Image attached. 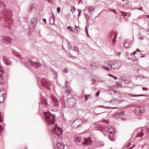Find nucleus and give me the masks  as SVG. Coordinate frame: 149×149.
I'll list each match as a JSON object with an SVG mask.
<instances>
[{
    "instance_id": "6e6552de",
    "label": "nucleus",
    "mask_w": 149,
    "mask_h": 149,
    "mask_svg": "<svg viewBox=\"0 0 149 149\" xmlns=\"http://www.w3.org/2000/svg\"><path fill=\"white\" fill-rule=\"evenodd\" d=\"M85 144L88 145H91L93 143V141L91 140V138H86L84 139Z\"/></svg>"
},
{
    "instance_id": "1a4fd4ad",
    "label": "nucleus",
    "mask_w": 149,
    "mask_h": 149,
    "mask_svg": "<svg viewBox=\"0 0 149 149\" xmlns=\"http://www.w3.org/2000/svg\"><path fill=\"white\" fill-rule=\"evenodd\" d=\"M3 42L9 43L11 42V39L8 37H4L2 39Z\"/></svg>"
},
{
    "instance_id": "aec40b11",
    "label": "nucleus",
    "mask_w": 149,
    "mask_h": 149,
    "mask_svg": "<svg viewBox=\"0 0 149 149\" xmlns=\"http://www.w3.org/2000/svg\"><path fill=\"white\" fill-rule=\"evenodd\" d=\"M109 136L110 137L109 139H110L111 140L113 141V139H112V138L113 137V134L114 133H109Z\"/></svg>"
},
{
    "instance_id": "f3484780",
    "label": "nucleus",
    "mask_w": 149,
    "mask_h": 149,
    "mask_svg": "<svg viewBox=\"0 0 149 149\" xmlns=\"http://www.w3.org/2000/svg\"><path fill=\"white\" fill-rule=\"evenodd\" d=\"M6 96V93L3 89H0V96Z\"/></svg>"
},
{
    "instance_id": "3c124183",
    "label": "nucleus",
    "mask_w": 149,
    "mask_h": 149,
    "mask_svg": "<svg viewBox=\"0 0 149 149\" xmlns=\"http://www.w3.org/2000/svg\"><path fill=\"white\" fill-rule=\"evenodd\" d=\"M123 114V113L122 112H120L119 113V115H122Z\"/></svg>"
},
{
    "instance_id": "a211bd4d",
    "label": "nucleus",
    "mask_w": 149,
    "mask_h": 149,
    "mask_svg": "<svg viewBox=\"0 0 149 149\" xmlns=\"http://www.w3.org/2000/svg\"><path fill=\"white\" fill-rule=\"evenodd\" d=\"M109 128H110L109 133H114L115 131L114 128L111 126H109Z\"/></svg>"
},
{
    "instance_id": "09e8293b",
    "label": "nucleus",
    "mask_w": 149,
    "mask_h": 149,
    "mask_svg": "<svg viewBox=\"0 0 149 149\" xmlns=\"http://www.w3.org/2000/svg\"><path fill=\"white\" fill-rule=\"evenodd\" d=\"M115 39L114 38L113 39V43H114V42H115V39Z\"/></svg>"
},
{
    "instance_id": "dca6fc26",
    "label": "nucleus",
    "mask_w": 149,
    "mask_h": 149,
    "mask_svg": "<svg viewBox=\"0 0 149 149\" xmlns=\"http://www.w3.org/2000/svg\"><path fill=\"white\" fill-rule=\"evenodd\" d=\"M3 61L7 65H10V62L6 57H3Z\"/></svg>"
},
{
    "instance_id": "f704fd0d",
    "label": "nucleus",
    "mask_w": 149,
    "mask_h": 149,
    "mask_svg": "<svg viewBox=\"0 0 149 149\" xmlns=\"http://www.w3.org/2000/svg\"><path fill=\"white\" fill-rule=\"evenodd\" d=\"M127 3H125V2H123V1L121 3L123 5H127Z\"/></svg>"
},
{
    "instance_id": "20e7f679",
    "label": "nucleus",
    "mask_w": 149,
    "mask_h": 149,
    "mask_svg": "<svg viewBox=\"0 0 149 149\" xmlns=\"http://www.w3.org/2000/svg\"><path fill=\"white\" fill-rule=\"evenodd\" d=\"M76 100L74 97L68 99L66 101L65 104L67 106L72 108L76 104Z\"/></svg>"
},
{
    "instance_id": "4468645a",
    "label": "nucleus",
    "mask_w": 149,
    "mask_h": 149,
    "mask_svg": "<svg viewBox=\"0 0 149 149\" xmlns=\"http://www.w3.org/2000/svg\"><path fill=\"white\" fill-rule=\"evenodd\" d=\"M131 44V42L129 40H127L124 43V45L125 47L128 48Z\"/></svg>"
},
{
    "instance_id": "2f4dec72",
    "label": "nucleus",
    "mask_w": 149,
    "mask_h": 149,
    "mask_svg": "<svg viewBox=\"0 0 149 149\" xmlns=\"http://www.w3.org/2000/svg\"><path fill=\"white\" fill-rule=\"evenodd\" d=\"M103 122H105L106 124H107L109 123V121L107 120H104Z\"/></svg>"
},
{
    "instance_id": "6e6d98bb",
    "label": "nucleus",
    "mask_w": 149,
    "mask_h": 149,
    "mask_svg": "<svg viewBox=\"0 0 149 149\" xmlns=\"http://www.w3.org/2000/svg\"><path fill=\"white\" fill-rule=\"evenodd\" d=\"M114 12L115 13H117L116 11V10H115Z\"/></svg>"
},
{
    "instance_id": "4be33fe9",
    "label": "nucleus",
    "mask_w": 149,
    "mask_h": 149,
    "mask_svg": "<svg viewBox=\"0 0 149 149\" xmlns=\"http://www.w3.org/2000/svg\"><path fill=\"white\" fill-rule=\"evenodd\" d=\"M5 96H0V102H2L4 100Z\"/></svg>"
},
{
    "instance_id": "423d86ee",
    "label": "nucleus",
    "mask_w": 149,
    "mask_h": 149,
    "mask_svg": "<svg viewBox=\"0 0 149 149\" xmlns=\"http://www.w3.org/2000/svg\"><path fill=\"white\" fill-rule=\"evenodd\" d=\"M42 85L46 88L50 89V85L49 80L45 79H42L41 81Z\"/></svg>"
},
{
    "instance_id": "13d9d810",
    "label": "nucleus",
    "mask_w": 149,
    "mask_h": 149,
    "mask_svg": "<svg viewBox=\"0 0 149 149\" xmlns=\"http://www.w3.org/2000/svg\"><path fill=\"white\" fill-rule=\"evenodd\" d=\"M139 9H140L141 10V8H139Z\"/></svg>"
},
{
    "instance_id": "6ab92c4d",
    "label": "nucleus",
    "mask_w": 149,
    "mask_h": 149,
    "mask_svg": "<svg viewBox=\"0 0 149 149\" xmlns=\"http://www.w3.org/2000/svg\"><path fill=\"white\" fill-rule=\"evenodd\" d=\"M41 104L43 105V106L44 107H46L47 105V102L45 100H42V102Z\"/></svg>"
},
{
    "instance_id": "9b49d317",
    "label": "nucleus",
    "mask_w": 149,
    "mask_h": 149,
    "mask_svg": "<svg viewBox=\"0 0 149 149\" xmlns=\"http://www.w3.org/2000/svg\"><path fill=\"white\" fill-rule=\"evenodd\" d=\"M7 80L5 79H4L1 75H0V84H4L6 83Z\"/></svg>"
},
{
    "instance_id": "0eeeda50",
    "label": "nucleus",
    "mask_w": 149,
    "mask_h": 149,
    "mask_svg": "<svg viewBox=\"0 0 149 149\" xmlns=\"http://www.w3.org/2000/svg\"><path fill=\"white\" fill-rule=\"evenodd\" d=\"M82 120L80 119H78L74 121L72 125L74 127L77 128L81 125L82 124Z\"/></svg>"
},
{
    "instance_id": "473e14b6",
    "label": "nucleus",
    "mask_w": 149,
    "mask_h": 149,
    "mask_svg": "<svg viewBox=\"0 0 149 149\" xmlns=\"http://www.w3.org/2000/svg\"><path fill=\"white\" fill-rule=\"evenodd\" d=\"M66 93L68 94H70L71 93V91L70 90H68L67 91H66Z\"/></svg>"
},
{
    "instance_id": "c756f323",
    "label": "nucleus",
    "mask_w": 149,
    "mask_h": 149,
    "mask_svg": "<svg viewBox=\"0 0 149 149\" xmlns=\"http://www.w3.org/2000/svg\"><path fill=\"white\" fill-rule=\"evenodd\" d=\"M117 33L116 32H115L114 33V38L115 39L117 37Z\"/></svg>"
},
{
    "instance_id": "7c9ffc66",
    "label": "nucleus",
    "mask_w": 149,
    "mask_h": 149,
    "mask_svg": "<svg viewBox=\"0 0 149 149\" xmlns=\"http://www.w3.org/2000/svg\"><path fill=\"white\" fill-rule=\"evenodd\" d=\"M100 93V91H98L96 94L95 96H98L99 95Z\"/></svg>"
},
{
    "instance_id": "ddd939ff",
    "label": "nucleus",
    "mask_w": 149,
    "mask_h": 149,
    "mask_svg": "<svg viewBox=\"0 0 149 149\" xmlns=\"http://www.w3.org/2000/svg\"><path fill=\"white\" fill-rule=\"evenodd\" d=\"M31 64L34 66V67L36 68L41 66V65L38 62H32L31 63Z\"/></svg>"
},
{
    "instance_id": "de8ad7c7",
    "label": "nucleus",
    "mask_w": 149,
    "mask_h": 149,
    "mask_svg": "<svg viewBox=\"0 0 149 149\" xmlns=\"http://www.w3.org/2000/svg\"><path fill=\"white\" fill-rule=\"evenodd\" d=\"M136 53V51H134L133 52V54H135Z\"/></svg>"
},
{
    "instance_id": "c03bdc74",
    "label": "nucleus",
    "mask_w": 149,
    "mask_h": 149,
    "mask_svg": "<svg viewBox=\"0 0 149 149\" xmlns=\"http://www.w3.org/2000/svg\"><path fill=\"white\" fill-rule=\"evenodd\" d=\"M43 20L45 23H46V19H43Z\"/></svg>"
},
{
    "instance_id": "bb28decb",
    "label": "nucleus",
    "mask_w": 149,
    "mask_h": 149,
    "mask_svg": "<svg viewBox=\"0 0 149 149\" xmlns=\"http://www.w3.org/2000/svg\"><path fill=\"white\" fill-rule=\"evenodd\" d=\"M3 72V70L1 67V66L0 65V75H1L2 73Z\"/></svg>"
},
{
    "instance_id": "b1692460",
    "label": "nucleus",
    "mask_w": 149,
    "mask_h": 149,
    "mask_svg": "<svg viewBox=\"0 0 149 149\" xmlns=\"http://www.w3.org/2000/svg\"><path fill=\"white\" fill-rule=\"evenodd\" d=\"M109 126L107 127H102V129L103 130H105L106 131H109V130L110 128H109Z\"/></svg>"
},
{
    "instance_id": "37998d69",
    "label": "nucleus",
    "mask_w": 149,
    "mask_h": 149,
    "mask_svg": "<svg viewBox=\"0 0 149 149\" xmlns=\"http://www.w3.org/2000/svg\"><path fill=\"white\" fill-rule=\"evenodd\" d=\"M123 2H125L126 3H127V0H123Z\"/></svg>"
},
{
    "instance_id": "79ce46f5",
    "label": "nucleus",
    "mask_w": 149,
    "mask_h": 149,
    "mask_svg": "<svg viewBox=\"0 0 149 149\" xmlns=\"http://www.w3.org/2000/svg\"><path fill=\"white\" fill-rule=\"evenodd\" d=\"M143 96V95H133V96L136 97V96Z\"/></svg>"
},
{
    "instance_id": "f257e3e1",
    "label": "nucleus",
    "mask_w": 149,
    "mask_h": 149,
    "mask_svg": "<svg viewBox=\"0 0 149 149\" xmlns=\"http://www.w3.org/2000/svg\"><path fill=\"white\" fill-rule=\"evenodd\" d=\"M121 65V63L118 61L115 62V63L112 64V65H111L110 61H107L104 63V65L102 67L104 68L105 70H108L112 68L118 69Z\"/></svg>"
},
{
    "instance_id": "39448f33",
    "label": "nucleus",
    "mask_w": 149,
    "mask_h": 149,
    "mask_svg": "<svg viewBox=\"0 0 149 149\" xmlns=\"http://www.w3.org/2000/svg\"><path fill=\"white\" fill-rule=\"evenodd\" d=\"M145 109V107L143 106H140L136 107L135 113L137 115H140L144 112Z\"/></svg>"
},
{
    "instance_id": "72a5a7b5",
    "label": "nucleus",
    "mask_w": 149,
    "mask_h": 149,
    "mask_svg": "<svg viewBox=\"0 0 149 149\" xmlns=\"http://www.w3.org/2000/svg\"><path fill=\"white\" fill-rule=\"evenodd\" d=\"M132 60L133 61H137V59L134 57L132 58Z\"/></svg>"
},
{
    "instance_id": "7ed1b4c3",
    "label": "nucleus",
    "mask_w": 149,
    "mask_h": 149,
    "mask_svg": "<svg viewBox=\"0 0 149 149\" xmlns=\"http://www.w3.org/2000/svg\"><path fill=\"white\" fill-rule=\"evenodd\" d=\"M44 114L47 123L48 125H53L55 121L54 116L48 112L44 113Z\"/></svg>"
},
{
    "instance_id": "49530a36",
    "label": "nucleus",
    "mask_w": 149,
    "mask_h": 149,
    "mask_svg": "<svg viewBox=\"0 0 149 149\" xmlns=\"http://www.w3.org/2000/svg\"><path fill=\"white\" fill-rule=\"evenodd\" d=\"M110 108H111V109H116L117 108L116 107H111Z\"/></svg>"
},
{
    "instance_id": "412c9836",
    "label": "nucleus",
    "mask_w": 149,
    "mask_h": 149,
    "mask_svg": "<svg viewBox=\"0 0 149 149\" xmlns=\"http://www.w3.org/2000/svg\"><path fill=\"white\" fill-rule=\"evenodd\" d=\"M1 124H0V134H1V133L3 132V130L4 129V127L3 126L1 125Z\"/></svg>"
},
{
    "instance_id": "c85d7f7f",
    "label": "nucleus",
    "mask_w": 149,
    "mask_h": 149,
    "mask_svg": "<svg viewBox=\"0 0 149 149\" xmlns=\"http://www.w3.org/2000/svg\"><path fill=\"white\" fill-rule=\"evenodd\" d=\"M16 56L18 57V58H21V56L20 55L18 54H16L15 55Z\"/></svg>"
},
{
    "instance_id": "a19ab883",
    "label": "nucleus",
    "mask_w": 149,
    "mask_h": 149,
    "mask_svg": "<svg viewBox=\"0 0 149 149\" xmlns=\"http://www.w3.org/2000/svg\"><path fill=\"white\" fill-rule=\"evenodd\" d=\"M113 78L114 79L116 80L117 79H118V78L117 77H116L114 76H113Z\"/></svg>"
},
{
    "instance_id": "ea45409f",
    "label": "nucleus",
    "mask_w": 149,
    "mask_h": 149,
    "mask_svg": "<svg viewBox=\"0 0 149 149\" xmlns=\"http://www.w3.org/2000/svg\"><path fill=\"white\" fill-rule=\"evenodd\" d=\"M108 75L110 77H113V75H112L111 74H109Z\"/></svg>"
},
{
    "instance_id": "603ef678",
    "label": "nucleus",
    "mask_w": 149,
    "mask_h": 149,
    "mask_svg": "<svg viewBox=\"0 0 149 149\" xmlns=\"http://www.w3.org/2000/svg\"><path fill=\"white\" fill-rule=\"evenodd\" d=\"M115 10H111V11L113 12H114Z\"/></svg>"
},
{
    "instance_id": "c9c22d12",
    "label": "nucleus",
    "mask_w": 149,
    "mask_h": 149,
    "mask_svg": "<svg viewBox=\"0 0 149 149\" xmlns=\"http://www.w3.org/2000/svg\"><path fill=\"white\" fill-rule=\"evenodd\" d=\"M61 10V8L60 7H58L57 8V11L58 13H59L60 12V11Z\"/></svg>"
},
{
    "instance_id": "393cba45",
    "label": "nucleus",
    "mask_w": 149,
    "mask_h": 149,
    "mask_svg": "<svg viewBox=\"0 0 149 149\" xmlns=\"http://www.w3.org/2000/svg\"><path fill=\"white\" fill-rule=\"evenodd\" d=\"M85 96V98L84 99V100L85 101H86L88 98H89L90 97V95H86Z\"/></svg>"
},
{
    "instance_id": "58836bf2",
    "label": "nucleus",
    "mask_w": 149,
    "mask_h": 149,
    "mask_svg": "<svg viewBox=\"0 0 149 149\" xmlns=\"http://www.w3.org/2000/svg\"><path fill=\"white\" fill-rule=\"evenodd\" d=\"M98 107H102L103 108H105V107L104 106H98Z\"/></svg>"
},
{
    "instance_id": "f8f14e48",
    "label": "nucleus",
    "mask_w": 149,
    "mask_h": 149,
    "mask_svg": "<svg viewBox=\"0 0 149 149\" xmlns=\"http://www.w3.org/2000/svg\"><path fill=\"white\" fill-rule=\"evenodd\" d=\"M57 146L59 149H63L65 147V145L62 143L58 142Z\"/></svg>"
},
{
    "instance_id": "e433bc0d",
    "label": "nucleus",
    "mask_w": 149,
    "mask_h": 149,
    "mask_svg": "<svg viewBox=\"0 0 149 149\" xmlns=\"http://www.w3.org/2000/svg\"><path fill=\"white\" fill-rule=\"evenodd\" d=\"M71 30L72 31H73L74 32H75V33H77L78 32V31H77V30H75V31H73V30H72V28H71Z\"/></svg>"
},
{
    "instance_id": "4d7b16f0",
    "label": "nucleus",
    "mask_w": 149,
    "mask_h": 149,
    "mask_svg": "<svg viewBox=\"0 0 149 149\" xmlns=\"http://www.w3.org/2000/svg\"><path fill=\"white\" fill-rule=\"evenodd\" d=\"M73 9L74 10H75V8L74 7H73Z\"/></svg>"
},
{
    "instance_id": "5fc2aeb1",
    "label": "nucleus",
    "mask_w": 149,
    "mask_h": 149,
    "mask_svg": "<svg viewBox=\"0 0 149 149\" xmlns=\"http://www.w3.org/2000/svg\"><path fill=\"white\" fill-rule=\"evenodd\" d=\"M147 18H149V15H148L147 16Z\"/></svg>"
},
{
    "instance_id": "5701e85b",
    "label": "nucleus",
    "mask_w": 149,
    "mask_h": 149,
    "mask_svg": "<svg viewBox=\"0 0 149 149\" xmlns=\"http://www.w3.org/2000/svg\"><path fill=\"white\" fill-rule=\"evenodd\" d=\"M94 9V8L93 6H89L88 7L89 10L90 12H91Z\"/></svg>"
},
{
    "instance_id": "8fccbe9b",
    "label": "nucleus",
    "mask_w": 149,
    "mask_h": 149,
    "mask_svg": "<svg viewBox=\"0 0 149 149\" xmlns=\"http://www.w3.org/2000/svg\"><path fill=\"white\" fill-rule=\"evenodd\" d=\"M71 27L70 26H68L67 28L69 29H70Z\"/></svg>"
},
{
    "instance_id": "a878e982",
    "label": "nucleus",
    "mask_w": 149,
    "mask_h": 149,
    "mask_svg": "<svg viewBox=\"0 0 149 149\" xmlns=\"http://www.w3.org/2000/svg\"><path fill=\"white\" fill-rule=\"evenodd\" d=\"M121 13L123 14V15L124 17L127 16V13H126L125 12L121 11Z\"/></svg>"
},
{
    "instance_id": "9d476101",
    "label": "nucleus",
    "mask_w": 149,
    "mask_h": 149,
    "mask_svg": "<svg viewBox=\"0 0 149 149\" xmlns=\"http://www.w3.org/2000/svg\"><path fill=\"white\" fill-rule=\"evenodd\" d=\"M51 98L52 100L54 103L55 105L56 106H58V101L57 99L53 95H52L51 96Z\"/></svg>"
},
{
    "instance_id": "f03ea898",
    "label": "nucleus",
    "mask_w": 149,
    "mask_h": 149,
    "mask_svg": "<svg viewBox=\"0 0 149 149\" xmlns=\"http://www.w3.org/2000/svg\"><path fill=\"white\" fill-rule=\"evenodd\" d=\"M53 127V128L52 130V133L55 135L56 138H59L61 140L63 138L62 136L63 132L62 129L56 124H55Z\"/></svg>"
},
{
    "instance_id": "864d4df0",
    "label": "nucleus",
    "mask_w": 149,
    "mask_h": 149,
    "mask_svg": "<svg viewBox=\"0 0 149 149\" xmlns=\"http://www.w3.org/2000/svg\"><path fill=\"white\" fill-rule=\"evenodd\" d=\"M136 50L137 52H139L140 51V50L139 49H136Z\"/></svg>"
},
{
    "instance_id": "a18cd8bd",
    "label": "nucleus",
    "mask_w": 149,
    "mask_h": 149,
    "mask_svg": "<svg viewBox=\"0 0 149 149\" xmlns=\"http://www.w3.org/2000/svg\"><path fill=\"white\" fill-rule=\"evenodd\" d=\"M64 72H67V71H66V69H65V70H64Z\"/></svg>"
},
{
    "instance_id": "2eb2a0df",
    "label": "nucleus",
    "mask_w": 149,
    "mask_h": 149,
    "mask_svg": "<svg viewBox=\"0 0 149 149\" xmlns=\"http://www.w3.org/2000/svg\"><path fill=\"white\" fill-rule=\"evenodd\" d=\"M137 131L138 132H139L138 133L137 136H136V137L137 136L142 137L143 135V134L142 133L143 131V130L140 129H138Z\"/></svg>"
},
{
    "instance_id": "cd10ccee",
    "label": "nucleus",
    "mask_w": 149,
    "mask_h": 149,
    "mask_svg": "<svg viewBox=\"0 0 149 149\" xmlns=\"http://www.w3.org/2000/svg\"><path fill=\"white\" fill-rule=\"evenodd\" d=\"M118 102H119L118 101V100H112L111 101V103L112 104H114V103H117Z\"/></svg>"
},
{
    "instance_id": "4c0bfd02",
    "label": "nucleus",
    "mask_w": 149,
    "mask_h": 149,
    "mask_svg": "<svg viewBox=\"0 0 149 149\" xmlns=\"http://www.w3.org/2000/svg\"><path fill=\"white\" fill-rule=\"evenodd\" d=\"M148 89V88L145 87L143 88V90H147Z\"/></svg>"
}]
</instances>
